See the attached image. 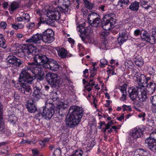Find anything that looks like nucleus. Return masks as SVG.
Returning <instances> with one entry per match:
<instances>
[{
    "label": "nucleus",
    "mask_w": 156,
    "mask_h": 156,
    "mask_svg": "<svg viewBox=\"0 0 156 156\" xmlns=\"http://www.w3.org/2000/svg\"><path fill=\"white\" fill-rule=\"evenodd\" d=\"M24 54L30 57V59H34V62L28 63V66H26L21 70L20 78L30 83L37 77V81L43 80L44 78V73L42 67L46 68L50 60L44 55H34L33 53L36 52V48L33 45H28L24 46Z\"/></svg>",
    "instance_id": "nucleus-1"
},
{
    "label": "nucleus",
    "mask_w": 156,
    "mask_h": 156,
    "mask_svg": "<svg viewBox=\"0 0 156 156\" xmlns=\"http://www.w3.org/2000/svg\"><path fill=\"white\" fill-rule=\"evenodd\" d=\"M83 112L82 108L75 105L71 106L69 112L70 115L66 121V126L71 128L77 125L83 115Z\"/></svg>",
    "instance_id": "nucleus-2"
},
{
    "label": "nucleus",
    "mask_w": 156,
    "mask_h": 156,
    "mask_svg": "<svg viewBox=\"0 0 156 156\" xmlns=\"http://www.w3.org/2000/svg\"><path fill=\"white\" fill-rule=\"evenodd\" d=\"M60 9L59 7H56L49 11L47 14L48 18H45V19L41 18L37 24L40 26L41 23H43L49 26H53L54 25L55 21L58 20L60 19Z\"/></svg>",
    "instance_id": "nucleus-3"
},
{
    "label": "nucleus",
    "mask_w": 156,
    "mask_h": 156,
    "mask_svg": "<svg viewBox=\"0 0 156 156\" xmlns=\"http://www.w3.org/2000/svg\"><path fill=\"white\" fill-rule=\"evenodd\" d=\"M115 16L113 13L105 15L101 21V26L105 30H109L115 23L116 20L113 17Z\"/></svg>",
    "instance_id": "nucleus-4"
},
{
    "label": "nucleus",
    "mask_w": 156,
    "mask_h": 156,
    "mask_svg": "<svg viewBox=\"0 0 156 156\" xmlns=\"http://www.w3.org/2000/svg\"><path fill=\"white\" fill-rule=\"evenodd\" d=\"M146 146L151 151L156 152V130L152 132L145 140Z\"/></svg>",
    "instance_id": "nucleus-5"
},
{
    "label": "nucleus",
    "mask_w": 156,
    "mask_h": 156,
    "mask_svg": "<svg viewBox=\"0 0 156 156\" xmlns=\"http://www.w3.org/2000/svg\"><path fill=\"white\" fill-rule=\"evenodd\" d=\"M58 77L56 74L49 72L46 75L45 78L52 87H55L59 86L60 81L58 79Z\"/></svg>",
    "instance_id": "nucleus-6"
},
{
    "label": "nucleus",
    "mask_w": 156,
    "mask_h": 156,
    "mask_svg": "<svg viewBox=\"0 0 156 156\" xmlns=\"http://www.w3.org/2000/svg\"><path fill=\"white\" fill-rule=\"evenodd\" d=\"M20 76L19 79V83H18L17 84H19L20 87L19 88V90L23 94H25L26 95H30L31 94L32 92V90L30 86L27 85L25 82H22V80L24 82H27V83L28 82L24 80L23 79L20 78ZM33 81L32 82V83ZM29 83L30 84V83Z\"/></svg>",
    "instance_id": "nucleus-7"
},
{
    "label": "nucleus",
    "mask_w": 156,
    "mask_h": 156,
    "mask_svg": "<svg viewBox=\"0 0 156 156\" xmlns=\"http://www.w3.org/2000/svg\"><path fill=\"white\" fill-rule=\"evenodd\" d=\"M42 86L40 83H36L33 87L34 92L31 97V100L34 102H36L41 97L42 93Z\"/></svg>",
    "instance_id": "nucleus-8"
},
{
    "label": "nucleus",
    "mask_w": 156,
    "mask_h": 156,
    "mask_svg": "<svg viewBox=\"0 0 156 156\" xmlns=\"http://www.w3.org/2000/svg\"><path fill=\"white\" fill-rule=\"evenodd\" d=\"M42 35V40L45 43H50L55 40L54 33L52 30L48 29L45 30Z\"/></svg>",
    "instance_id": "nucleus-9"
},
{
    "label": "nucleus",
    "mask_w": 156,
    "mask_h": 156,
    "mask_svg": "<svg viewBox=\"0 0 156 156\" xmlns=\"http://www.w3.org/2000/svg\"><path fill=\"white\" fill-rule=\"evenodd\" d=\"M49 104H51L52 106L49 108L45 106L44 108L43 112L41 113L42 116L47 120L51 119L55 113V106L54 104L52 103H49Z\"/></svg>",
    "instance_id": "nucleus-10"
},
{
    "label": "nucleus",
    "mask_w": 156,
    "mask_h": 156,
    "mask_svg": "<svg viewBox=\"0 0 156 156\" xmlns=\"http://www.w3.org/2000/svg\"><path fill=\"white\" fill-rule=\"evenodd\" d=\"M144 32L141 35L142 40L151 44H153L156 42V39L154 36H151L146 30H144Z\"/></svg>",
    "instance_id": "nucleus-11"
},
{
    "label": "nucleus",
    "mask_w": 156,
    "mask_h": 156,
    "mask_svg": "<svg viewBox=\"0 0 156 156\" xmlns=\"http://www.w3.org/2000/svg\"><path fill=\"white\" fill-rule=\"evenodd\" d=\"M139 89H141V88L139 86H135L129 88L128 92L129 97L133 101L135 100L136 98Z\"/></svg>",
    "instance_id": "nucleus-12"
},
{
    "label": "nucleus",
    "mask_w": 156,
    "mask_h": 156,
    "mask_svg": "<svg viewBox=\"0 0 156 156\" xmlns=\"http://www.w3.org/2000/svg\"><path fill=\"white\" fill-rule=\"evenodd\" d=\"M6 60L7 62L9 64L18 67L20 66L22 64L23 62L22 61L13 55L9 56L6 58Z\"/></svg>",
    "instance_id": "nucleus-13"
},
{
    "label": "nucleus",
    "mask_w": 156,
    "mask_h": 156,
    "mask_svg": "<svg viewBox=\"0 0 156 156\" xmlns=\"http://www.w3.org/2000/svg\"><path fill=\"white\" fill-rule=\"evenodd\" d=\"M143 131L141 129L136 127L130 131V135L133 138L136 139L140 137L143 135Z\"/></svg>",
    "instance_id": "nucleus-14"
},
{
    "label": "nucleus",
    "mask_w": 156,
    "mask_h": 156,
    "mask_svg": "<svg viewBox=\"0 0 156 156\" xmlns=\"http://www.w3.org/2000/svg\"><path fill=\"white\" fill-rule=\"evenodd\" d=\"M33 45L32 44H24L22 46L18 43L15 44L14 45V47L16 48V49H15V50L18 51L19 52L18 55L19 57H23L25 56L26 58H27L30 59V57H28L27 55H25V54H24V49H23V47L24 46L27 45Z\"/></svg>",
    "instance_id": "nucleus-15"
},
{
    "label": "nucleus",
    "mask_w": 156,
    "mask_h": 156,
    "mask_svg": "<svg viewBox=\"0 0 156 156\" xmlns=\"http://www.w3.org/2000/svg\"><path fill=\"white\" fill-rule=\"evenodd\" d=\"M128 34L125 29L122 30L119 33V36L118 38V41L119 43L122 44L128 38Z\"/></svg>",
    "instance_id": "nucleus-16"
},
{
    "label": "nucleus",
    "mask_w": 156,
    "mask_h": 156,
    "mask_svg": "<svg viewBox=\"0 0 156 156\" xmlns=\"http://www.w3.org/2000/svg\"><path fill=\"white\" fill-rule=\"evenodd\" d=\"M42 34L37 33L27 40L26 41L27 42H31L34 44H37L39 43L41 39H42Z\"/></svg>",
    "instance_id": "nucleus-17"
},
{
    "label": "nucleus",
    "mask_w": 156,
    "mask_h": 156,
    "mask_svg": "<svg viewBox=\"0 0 156 156\" xmlns=\"http://www.w3.org/2000/svg\"><path fill=\"white\" fill-rule=\"evenodd\" d=\"M63 1V4L62 6L59 7L58 6L56 7H59L61 9V12H64L65 14L68 13L69 10L68 6L70 5V0H62Z\"/></svg>",
    "instance_id": "nucleus-18"
},
{
    "label": "nucleus",
    "mask_w": 156,
    "mask_h": 156,
    "mask_svg": "<svg viewBox=\"0 0 156 156\" xmlns=\"http://www.w3.org/2000/svg\"><path fill=\"white\" fill-rule=\"evenodd\" d=\"M59 68V65L57 62L52 59L50 61L48 64L47 65L46 69L50 68L53 71L57 70Z\"/></svg>",
    "instance_id": "nucleus-19"
},
{
    "label": "nucleus",
    "mask_w": 156,
    "mask_h": 156,
    "mask_svg": "<svg viewBox=\"0 0 156 156\" xmlns=\"http://www.w3.org/2000/svg\"><path fill=\"white\" fill-rule=\"evenodd\" d=\"M3 108V105L0 101V131L4 133L5 132V124L2 121Z\"/></svg>",
    "instance_id": "nucleus-20"
},
{
    "label": "nucleus",
    "mask_w": 156,
    "mask_h": 156,
    "mask_svg": "<svg viewBox=\"0 0 156 156\" xmlns=\"http://www.w3.org/2000/svg\"><path fill=\"white\" fill-rule=\"evenodd\" d=\"M145 87H147V91L148 93L151 94H153L156 90V83L154 81L151 82L148 84L146 85Z\"/></svg>",
    "instance_id": "nucleus-21"
},
{
    "label": "nucleus",
    "mask_w": 156,
    "mask_h": 156,
    "mask_svg": "<svg viewBox=\"0 0 156 156\" xmlns=\"http://www.w3.org/2000/svg\"><path fill=\"white\" fill-rule=\"evenodd\" d=\"M58 54L61 58H65L67 56L68 51L64 48L59 47L57 49Z\"/></svg>",
    "instance_id": "nucleus-22"
},
{
    "label": "nucleus",
    "mask_w": 156,
    "mask_h": 156,
    "mask_svg": "<svg viewBox=\"0 0 156 156\" xmlns=\"http://www.w3.org/2000/svg\"><path fill=\"white\" fill-rule=\"evenodd\" d=\"M146 77L144 74H141L140 76L137 78V80L138 84V86L140 87H145L147 84L145 83Z\"/></svg>",
    "instance_id": "nucleus-23"
},
{
    "label": "nucleus",
    "mask_w": 156,
    "mask_h": 156,
    "mask_svg": "<svg viewBox=\"0 0 156 156\" xmlns=\"http://www.w3.org/2000/svg\"><path fill=\"white\" fill-rule=\"evenodd\" d=\"M32 102H31L30 101H28L27 102V108L28 111L31 112H34L37 110L35 104L34 103V102L32 101Z\"/></svg>",
    "instance_id": "nucleus-24"
},
{
    "label": "nucleus",
    "mask_w": 156,
    "mask_h": 156,
    "mask_svg": "<svg viewBox=\"0 0 156 156\" xmlns=\"http://www.w3.org/2000/svg\"><path fill=\"white\" fill-rule=\"evenodd\" d=\"M140 90L141 92V94L138 97V101L140 103L145 101L147 98V93L146 90L144 89H142V87Z\"/></svg>",
    "instance_id": "nucleus-25"
},
{
    "label": "nucleus",
    "mask_w": 156,
    "mask_h": 156,
    "mask_svg": "<svg viewBox=\"0 0 156 156\" xmlns=\"http://www.w3.org/2000/svg\"><path fill=\"white\" fill-rule=\"evenodd\" d=\"M80 36L82 39V41L85 43H91L93 42V39L89 35L86 36L84 35V34H80Z\"/></svg>",
    "instance_id": "nucleus-26"
},
{
    "label": "nucleus",
    "mask_w": 156,
    "mask_h": 156,
    "mask_svg": "<svg viewBox=\"0 0 156 156\" xmlns=\"http://www.w3.org/2000/svg\"><path fill=\"white\" fill-rule=\"evenodd\" d=\"M79 31L80 33V34H84L85 35L87 36L89 35L90 33L92 32V30L90 26H88L86 28H83L81 29H80Z\"/></svg>",
    "instance_id": "nucleus-27"
},
{
    "label": "nucleus",
    "mask_w": 156,
    "mask_h": 156,
    "mask_svg": "<svg viewBox=\"0 0 156 156\" xmlns=\"http://www.w3.org/2000/svg\"><path fill=\"white\" fill-rule=\"evenodd\" d=\"M139 3L137 1L132 3L129 7V9L133 11H137L139 8Z\"/></svg>",
    "instance_id": "nucleus-28"
},
{
    "label": "nucleus",
    "mask_w": 156,
    "mask_h": 156,
    "mask_svg": "<svg viewBox=\"0 0 156 156\" xmlns=\"http://www.w3.org/2000/svg\"><path fill=\"white\" fill-rule=\"evenodd\" d=\"M100 22V17L99 16L92 21L91 20L90 21V22L89 23L90 24V26L96 27L99 26Z\"/></svg>",
    "instance_id": "nucleus-29"
},
{
    "label": "nucleus",
    "mask_w": 156,
    "mask_h": 156,
    "mask_svg": "<svg viewBox=\"0 0 156 156\" xmlns=\"http://www.w3.org/2000/svg\"><path fill=\"white\" fill-rule=\"evenodd\" d=\"M100 16L96 13L92 12L89 14L87 17V20L88 23L90 22V21H91L94 20Z\"/></svg>",
    "instance_id": "nucleus-30"
},
{
    "label": "nucleus",
    "mask_w": 156,
    "mask_h": 156,
    "mask_svg": "<svg viewBox=\"0 0 156 156\" xmlns=\"http://www.w3.org/2000/svg\"><path fill=\"white\" fill-rule=\"evenodd\" d=\"M129 3V0H119L118 2L117 5L123 8L127 5Z\"/></svg>",
    "instance_id": "nucleus-31"
},
{
    "label": "nucleus",
    "mask_w": 156,
    "mask_h": 156,
    "mask_svg": "<svg viewBox=\"0 0 156 156\" xmlns=\"http://www.w3.org/2000/svg\"><path fill=\"white\" fill-rule=\"evenodd\" d=\"M20 3L16 2H13L10 5L11 10L12 11H14L16 9L19 7Z\"/></svg>",
    "instance_id": "nucleus-32"
},
{
    "label": "nucleus",
    "mask_w": 156,
    "mask_h": 156,
    "mask_svg": "<svg viewBox=\"0 0 156 156\" xmlns=\"http://www.w3.org/2000/svg\"><path fill=\"white\" fill-rule=\"evenodd\" d=\"M86 7L89 10H91L94 6L93 3H92L88 0H83Z\"/></svg>",
    "instance_id": "nucleus-33"
},
{
    "label": "nucleus",
    "mask_w": 156,
    "mask_h": 156,
    "mask_svg": "<svg viewBox=\"0 0 156 156\" xmlns=\"http://www.w3.org/2000/svg\"><path fill=\"white\" fill-rule=\"evenodd\" d=\"M50 97L51 99H52L53 101H58L59 100L57 94L55 92H51L50 95Z\"/></svg>",
    "instance_id": "nucleus-34"
},
{
    "label": "nucleus",
    "mask_w": 156,
    "mask_h": 156,
    "mask_svg": "<svg viewBox=\"0 0 156 156\" xmlns=\"http://www.w3.org/2000/svg\"><path fill=\"white\" fill-rule=\"evenodd\" d=\"M12 27L14 29L17 30L18 29H23L24 27V25L22 23H18V24L15 23L12 25Z\"/></svg>",
    "instance_id": "nucleus-35"
},
{
    "label": "nucleus",
    "mask_w": 156,
    "mask_h": 156,
    "mask_svg": "<svg viewBox=\"0 0 156 156\" xmlns=\"http://www.w3.org/2000/svg\"><path fill=\"white\" fill-rule=\"evenodd\" d=\"M136 65L138 66H141L144 64V62L141 58H136L135 60Z\"/></svg>",
    "instance_id": "nucleus-36"
},
{
    "label": "nucleus",
    "mask_w": 156,
    "mask_h": 156,
    "mask_svg": "<svg viewBox=\"0 0 156 156\" xmlns=\"http://www.w3.org/2000/svg\"><path fill=\"white\" fill-rule=\"evenodd\" d=\"M83 153V152L81 150H78L71 156H82Z\"/></svg>",
    "instance_id": "nucleus-37"
},
{
    "label": "nucleus",
    "mask_w": 156,
    "mask_h": 156,
    "mask_svg": "<svg viewBox=\"0 0 156 156\" xmlns=\"http://www.w3.org/2000/svg\"><path fill=\"white\" fill-rule=\"evenodd\" d=\"M6 47L7 45L6 44V41L4 38L0 40V47L5 49V48Z\"/></svg>",
    "instance_id": "nucleus-38"
},
{
    "label": "nucleus",
    "mask_w": 156,
    "mask_h": 156,
    "mask_svg": "<svg viewBox=\"0 0 156 156\" xmlns=\"http://www.w3.org/2000/svg\"><path fill=\"white\" fill-rule=\"evenodd\" d=\"M127 85L126 84H124L122 86H120L119 87V89L120 90L122 93H123L125 92H126V89Z\"/></svg>",
    "instance_id": "nucleus-39"
},
{
    "label": "nucleus",
    "mask_w": 156,
    "mask_h": 156,
    "mask_svg": "<svg viewBox=\"0 0 156 156\" xmlns=\"http://www.w3.org/2000/svg\"><path fill=\"white\" fill-rule=\"evenodd\" d=\"M109 34V33L108 32L103 31L100 33V36L101 38L102 39H105Z\"/></svg>",
    "instance_id": "nucleus-40"
},
{
    "label": "nucleus",
    "mask_w": 156,
    "mask_h": 156,
    "mask_svg": "<svg viewBox=\"0 0 156 156\" xmlns=\"http://www.w3.org/2000/svg\"><path fill=\"white\" fill-rule=\"evenodd\" d=\"M22 17L24 19L28 22L30 20V16L28 13L23 14L22 16Z\"/></svg>",
    "instance_id": "nucleus-41"
},
{
    "label": "nucleus",
    "mask_w": 156,
    "mask_h": 156,
    "mask_svg": "<svg viewBox=\"0 0 156 156\" xmlns=\"http://www.w3.org/2000/svg\"><path fill=\"white\" fill-rule=\"evenodd\" d=\"M107 61L105 59L103 58L101 59L100 60V63L101 64L100 65L101 67H105V65L107 64Z\"/></svg>",
    "instance_id": "nucleus-42"
},
{
    "label": "nucleus",
    "mask_w": 156,
    "mask_h": 156,
    "mask_svg": "<svg viewBox=\"0 0 156 156\" xmlns=\"http://www.w3.org/2000/svg\"><path fill=\"white\" fill-rule=\"evenodd\" d=\"M150 100L152 105H156V95L151 97Z\"/></svg>",
    "instance_id": "nucleus-43"
},
{
    "label": "nucleus",
    "mask_w": 156,
    "mask_h": 156,
    "mask_svg": "<svg viewBox=\"0 0 156 156\" xmlns=\"http://www.w3.org/2000/svg\"><path fill=\"white\" fill-rule=\"evenodd\" d=\"M122 107L123 108V111L124 112L125 111H129L131 110V106H127L125 105H123Z\"/></svg>",
    "instance_id": "nucleus-44"
},
{
    "label": "nucleus",
    "mask_w": 156,
    "mask_h": 156,
    "mask_svg": "<svg viewBox=\"0 0 156 156\" xmlns=\"http://www.w3.org/2000/svg\"><path fill=\"white\" fill-rule=\"evenodd\" d=\"M144 31V30H142L141 31H140L139 29H136L134 31V35L136 36H138L139 35H141L142 31Z\"/></svg>",
    "instance_id": "nucleus-45"
},
{
    "label": "nucleus",
    "mask_w": 156,
    "mask_h": 156,
    "mask_svg": "<svg viewBox=\"0 0 156 156\" xmlns=\"http://www.w3.org/2000/svg\"><path fill=\"white\" fill-rule=\"evenodd\" d=\"M7 25L6 22L4 21H1L0 23V27L1 28L5 30L6 28Z\"/></svg>",
    "instance_id": "nucleus-46"
},
{
    "label": "nucleus",
    "mask_w": 156,
    "mask_h": 156,
    "mask_svg": "<svg viewBox=\"0 0 156 156\" xmlns=\"http://www.w3.org/2000/svg\"><path fill=\"white\" fill-rule=\"evenodd\" d=\"M54 154L55 156H60L61 154V151L60 149H56L54 151Z\"/></svg>",
    "instance_id": "nucleus-47"
},
{
    "label": "nucleus",
    "mask_w": 156,
    "mask_h": 156,
    "mask_svg": "<svg viewBox=\"0 0 156 156\" xmlns=\"http://www.w3.org/2000/svg\"><path fill=\"white\" fill-rule=\"evenodd\" d=\"M107 72L108 74V78L109 77V76H110L111 75H116V73L114 72L113 69H109L107 71Z\"/></svg>",
    "instance_id": "nucleus-48"
},
{
    "label": "nucleus",
    "mask_w": 156,
    "mask_h": 156,
    "mask_svg": "<svg viewBox=\"0 0 156 156\" xmlns=\"http://www.w3.org/2000/svg\"><path fill=\"white\" fill-rule=\"evenodd\" d=\"M149 69L151 72V73H150V74H152L153 73H154L156 71V66H154L152 67H150Z\"/></svg>",
    "instance_id": "nucleus-49"
},
{
    "label": "nucleus",
    "mask_w": 156,
    "mask_h": 156,
    "mask_svg": "<svg viewBox=\"0 0 156 156\" xmlns=\"http://www.w3.org/2000/svg\"><path fill=\"white\" fill-rule=\"evenodd\" d=\"M14 118H15V117L14 115H10L8 118V120L10 122H12L14 121Z\"/></svg>",
    "instance_id": "nucleus-50"
},
{
    "label": "nucleus",
    "mask_w": 156,
    "mask_h": 156,
    "mask_svg": "<svg viewBox=\"0 0 156 156\" xmlns=\"http://www.w3.org/2000/svg\"><path fill=\"white\" fill-rule=\"evenodd\" d=\"M106 8L105 5H100L98 7V9L103 12L105 11V9Z\"/></svg>",
    "instance_id": "nucleus-51"
},
{
    "label": "nucleus",
    "mask_w": 156,
    "mask_h": 156,
    "mask_svg": "<svg viewBox=\"0 0 156 156\" xmlns=\"http://www.w3.org/2000/svg\"><path fill=\"white\" fill-rule=\"evenodd\" d=\"M145 113L144 112L141 113L138 115V116L139 118L142 117L143 118L142 120L144 121L145 120Z\"/></svg>",
    "instance_id": "nucleus-52"
},
{
    "label": "nucleus",
    "mask_w": 156,
    "mask_h": 156,
    "mask_svg": "<svg viewBox=\"0 0 156 156\" xmlns=\"http://www.w3.org/2000/svg\"><path fill=\"white\" fill-rule=\"evenodd\" d=\"M113 124V122L112 121H111L110 122H108V124L105 125V126H106L107 128L109 129L111 126Z\"/></svg>",
    "instance_id": "nucleus-53"
},
{
    "label": "nucleus",
    "mask_w": 156,
    "mask_h": 156,
    "mask_svg": "<svg viewBox=\"0 0 156 156\" xmlns=\"http://www.w3.org/2000/svg\"><path fill=\"white\" fill-rule=\"evenodd\" d=\"M30 141H29L28 140H24V139L22 140V141L20 142V144H24L28 143L29 144L30 143Z\"/></svg>",
    "instance_id": "nucleus-54"
},
{
    "label": "nucleus",
    "mask_w": 156,
    "mask_h": 156,
    "mask_svg": "<svg viewBox=\"0 0 156 156\" xmlns=\"http://www.w3.org/2000/svg\"><path fill=\"white\" fill-rule=\"evenodd\" d=\"M20 97L19 94L15 92L14 94V98L15 99L18 100L20 98Z\"/></svg>",
    "instance_id": "nucleus-55"
},
{
    "label": "nucleus",
    "mask_w": 156,
    "mask_h": 156,
    "mask_svg": "<svg viewBox=\"0 0 156 156\" xmlns=\"http://www.w3.org/2000/svg\"><path fill=\"white\" fill-rule=\"evenodd\" d=\"M126 92H125L122 93V96L121 98V100L122 101H124L126 99Z\"/></svg>",
    "instance_id": "nucleus-56"
},
{
    "label": "nucleus",
    "mask_w": 156,
    "mask_h": 156,
    "mask_svg": "<svg viewBox=\"0 0 156 156\" xmlns=\"http://www.w3.org/2000/svg\"><path fill=\"white\" fill-rule=\"evenodd\" d=\"M151 109L153 112L156 113V105L151 106Z\"/></svg>",
    "instance_id": "nucleus-57"
},
{
    "label": "nucleus",
    "mask_w": 156,
    "mask_h": 156,
    "mask_svg": "<svg viewBox=\"0 0 156 156\" xmlns=\"http://www.w3.org/2000/svg\"><path fill=\"white\" fill-rule=\"evenodd\" d=\"M2 5L3 6V7L4 8H7L8 6L9 5V4L7 2H4L2 4Z\"/></svg>",
    "instance_id": "nucleus-58"
},
{
    "label": "nucleus",
    "mask_w": 156,
    "mask_h": 156,
    "mask_svg": "<svg viewBox=\"0 0 156 156\" xmlns=\"http://www.w3.org/2000/svg\"><path fill=\"white\" fill-rule=\"evenodd\" d=\"M39 143L41 146V147H43L45 145V144L44 142L42 140H40L39 141Z\"/></svg>",
    "instance_id": "nucleus-59"
},
{
    "label": "nucleus",
    "mask_w": 156,
    "mask_h": 156,
    "mask_svg": "<svg viewBox=\"0 0 156 156\" xmlns=\"http://www.w3.org/2000/svg\"><path fill=\"white\" fill-rule=\"evenodd\" d=\"M35 26V23H31L27 26V27H29V28H31L32 27H33Z\"/></svg>",
    "instance_id": "nucleus-60"
},
{
    "label": "nucleus",
    "mask_w": 156,
    "mask_h": 156,
    "mask_svg": "<svg viewBox=\"0 0 156 156\" xmlns=\"http://www.w3.org/2000/svg\"><path fill=\"white\" fill-rule=\"evenodd\" d=\"M152 35L151 36H156V28L152 29Z\"/></svg>",
    "instance_id": "nucleus-61"
},
{
    "label": "nucleus",
    "mask_w": 156,
    "mask_h": 156,
    "mask_svg": "<svg viewBox=\"0 0 156 156\" xmlns=\"http://www.w3.org/2000/svg\"><path fill=\"white\" fill-rule=\"evenodd\" d=\"M87 83V87H90L91 88H92L93 86L95 85L94 82L91 83H90V82H88Z\"/></svg>",
    "instance_id": "nucleus-62"
},
{
    "label": "nucleus",
    "mask_w": 156,
    "mask_h": 156,
    "mask_svg": "<svg viewBox=\"0 0 156 156\" xmlns=\"http://www.w3.org/2000/svg\"><path fill=\"white\" fill-rule=\"evenodd\" d=\"M124 118V115H121L119 117H117L116 119L117 120H119L120 121H122V120Z\"/></svg>",
    "instance_id": "nucleus-63"
},
{
    "label": "nucleus",
    "mask_w": 156,
    "mask_h": 156,
    "mask_svg": "<svg viewBox=\"0 0 156 156\" xmlns=\"http://www.w3.org/2000/svg\"><path fill=\"white\" fill-rule=\"evenodd\" d=\"M85 88L88 92L92 90V88L90 87H87V85L85 87Z\"/></svg>",
    "instance_id": "nucleus-64"
}]
</instances>
